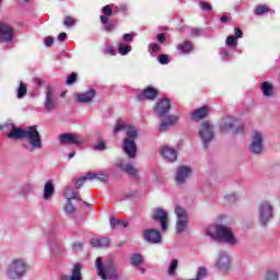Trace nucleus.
Returning <instances> with one entry per match:
<instances>
[{"label": "nucleus", "instance_id": "27", "mask_svg": "<svg viewBox=\"0 0 280 280\" xmlns=\"http://www.w3.org/2000/svg\"><path fill=\"white\" fill-rule=\"evenodd\" d=\"M260 91L264 97H273L275 96V85L268 81H265L260 84Z\"/></svg>", "mask_w": 280, "mask_h": 280}, {"label": "nucleus", "instance_id": "62", "mask_svg": "<svg viewBox=\"0 0 280 280\" xmlns=\"http://www.w3.org/2000/svg\"><path fill=\"white\" fill-rule=\"evenodd\" d=\"M221 55L223 56V58H229V51H226V50H222L221 51Z\"/></svg>", "mask_w": 280, "mask_h": 280}, {"label": "nucleus", "instance_id": "42", "mask_svg": "<svg viewBox=\"0 0 280 280\" xmlns=\"http://www.w3.org/2000/svg\"><path fill=\"white\" fill-rule=\"evenodd\" d=\"M75 80H78V74L75 72H72L70 75H68L66 84L71 86V84H75Z\"/></svg>", "mask_w": 280, "mask_h": 280}, {"label": "nucleus", "instance_id": "31", "mask_svg": "<svg viewBox=\"0 0 280 280\" xmlns=\"http://www.w3.org/2000/svg\"><path fill=\"white\" fill-rule=\"evenodd\" d=\"M63 196L67 200H82L80 198V192L74 191L73 188L67 186L63 190Z\"/></svg>", "mask_w": 280, "mask_h": 280}, {"label": "nucleus", "instance_id": "51", "mask_svg": "<svg viewBox=\"0 0 280 280\" xmlns=\"http://www.w3.org/2000/svg\"><path fill=\"white\" fill-rule=\"evenodd\" d=\"M94 150H106V143H104V141H100L97 144L94 145Z\"/></svg>", "mask_w": 280, "mask_h": 280}, {"label": "nucleus", "instance_id": "32", "mask_svg": "<svg viewBox=\"0 0 280 280\" xmlns=\"http://www.w3.org/2000/svg\"><path fill=\"white\" fill-rule=\"evenodd\" d=\"M262 280H279V269H267L262 275Z\"/></svg>", "mask_w": 280, "mask_h": 280}, {"label": "nucleus", "instance_id": "43", "mask_svg": "<svg viewBox=\"0 0 280 280\" xmlns=\"http://www.w3.org/2000/svg\"><path fill=\"white\" fill-rule=\"evenodd\" d=\"M63 25L66 27H73V25H75V19H73L72 16H66Z\"/></svg>", "mask_w": 280, "mask_h": 280}, {"label": "nucleus", "instance_id": "7", "mask_svg": "<svg viewBox=\"0 0 280 280\" xmlns=\"http://www.w3.org/2000/svg\"><path fill=\"white\" fill-rule=\"evenodd\" d=\"M24 139L28 140L31 145V152L34 150H40L43 148V138L40 137V132H38L37 126H32L24 129Z\"/></svg>", "mask_w": 280, "mask_h": 280}, {"label": "nucleus", "instance_id": "58", "mask_svg": "<svg viewBox=\"0 0 280 280\" xmlns=\"http://www.w3.org/2000/svg\"><path fill=\"white\" fill-rule=\"evenodd\" d=\"M101 21L104 25L108 24V16L107 15H101Z\"/></svg>", "mask_w": 280, "mask_h": 280}, {"label": "nucleus", "instance_id": "23", "mask_svg": "<svg viewBox=\"0 0 280 280\" xmlns=\"http://www.w3.org/2000/svg\"><path fill=\"white\" fill-rule=\"evenodd\" d=\"M130 261H131V266H133L135 268H138V270H140V272H141V275H145V267L142 266L143 257L141 254L136 253V254L131 255Z\"/></svg>", "mask_w": 280, "mask_h": 280}, {"label": "nucleus", "instance_id": "39", "mask_svg": "<svg viewBox=\"0 0 280 280\" xmlns=\"http://www.w3.org/2000/svg\"><path fill=\"white\" fill-rule=\"evenodd\" d=\"M191 49H194V46L191 45L190 42H185V43L180 46V51H182V54H189V51H191Z\"/></svg>", "mask_w": 280, "mask_h": 280}, {"label": "nucleus", "instance_id": "17", "mask_svg": "<svg viewBox=\"0 0 280 280\" xmlns=\"http://www.w3.org/2000/svg\"><path fill=\"white\" fill-rule=\"evenodd\" d=\"M192 172L189 166H179L175 176L177 185H185V180L191 176Z\"/></svg>", "mask_w": 280, "mask_h": 280}, {"label": "nucleus", "instance_id": "12", "mask_svg": "<svg viewBox=\"0 0 280 280\" xmlns=\"http://www.w3.org/2000/svg\"><path fill=\"white\" fill-rule=\"evenodd\" d=\"M152 218L156 222H160L162 231H167V224H170V215L163 208H155L152 212Z\"/></svg>", "mask_w": 280, "mask_h": 280}, {"label": "nucleus", "instance_id": "52", "mask_svg": "<svg viewBox=\"0 0 280 280\" xmlns=\"http://www.w3.org/2000/svg\"><path fill=\"white\" fill-rule=\"evenodd\" d=\"M105 54H109L110 56H116L117 50H115V47L113 46H107V48L105 49Z\"/></svg>", "mask_w": 280, "mask_h": 280}, {"label": "nucleus", "instance_id": "57", "mask_svg": "<svg viewBox=\"0 0 280 280\" xmlns=\"http://www.w3.org/2000/svg\"><path fill=\"white\" fill-rule=\"evenodd\" d=\"M159 43H165V34L161 33L158 35Z\"/></svg>", "mask_w": 280, "mask_h": 280}, {"label": "nucleus", "instance_id": "18", "mask_svg": "<svg viewBox=\"0 0 280 280\" xmlns=\"http://www.w3.org/2000/svg\"><path fill=\"white\" fill-rule=\"evenodd\" d=\"M172 105L170 104V100L164 98L160 101L155 106V114L158 117H165L170 113Z\"/></svg>", "mask_w": 280, "mask_h": 280}, {"label": "nucleus", "instance_id": "13", "mask_svg": "<svg viewBox=\"0 0 280 280\" xmlns=\"http://www.w3.org/2000/svg\"><path fill=\"white\" fill-rule=\"evenodd\" d=\"M215 266L221 272H229L231 270V256L221 252L217 258Z\"/></svg>", "mask_w": 280, "mask_h": 280}, {"label": "nucleus", "instance_id": "35", "mask_svg": "<svg viewBox=\"0 0 280 280\" xmlns=\"http://www.w3.org/2000/svg\"><path fill=\"white\" fill-rule=\"evenodd\" d=\"M130 51H132V47H130V45H126L124 43L118 44V52L120 56H128Z\"/></svg>", "mask_w": 280, "mask_h": 280}, {"label": "nucleus", "instance_id": "16", "mask_svg": "<svg viewBox=\"0 0 280 280\" xmlns=\"http://www.w3.org/2000/svg\"><path fill=\"white\" fill-rule=\"evenodd\" d=\"M14 39V28L9 24H0V40L1 43H12Z\"/></svg>", "mask_w": 280, "mask_h": 280}, {"label": "nucleus", "instance_id": "30", "mask_svg": "<svg viewBox=\"0 0 280 280\" xmlns=\"http://www.w3.org/2000/svg\"><path fill=\"white\" fill-rule=\"evenodd\" d=\"M209 115V108L207 107H200L191 113V119L194 121H200L201 119H205Z\"/></svg>", "mask_w": 280, "mask_h": 280}, {"label": "nucleus", "instance_id": "2", "mask_svg": "<svg viewBox=\"0 0 280 280\" xmlns=\"http://www.w3.org/2000/svg\"><path fill=\"white\" fill-rule=\"evenodd\" d=\"M95 268L98 277L103 280H118L119 267L113 258L97 257Z\"/></svg>", "mask_w": 280, "mask_h": 280}, {"label": "nucleus", "instance_id": "14", "mask_svg": "<svg viewBox=\"0 0 280 280\" xmlns=\"http://www.w3.org/2000/svg\"><path fill=\"white\" fill-rule=\"evenodd\" d=\"M58 106V98L56 97V91L51 88H47L45 108L48 112L54 110Z\"/></svg>", "mask_w": 280, "mask_h": 280}, {"label": "nucleus", "instance_id": "25", "mask_svg": "<svg viewBox=\"0 0 280 280\" xmlns=\"http://www.w3.org/2000/svg\"><path fill=\"white\" fill-rule=\"evenodd\" d=\"M54 194H56V188H54V180L49 179L48 182L45 183L44 186V200H51Z\"/></svg>", "mask_w": 280, "mask_h": 280}, {"label": "nucleus", "instance_id": "20", "mask_svg": "<svg viewBox=\"0 0 280 280\" xmlns=\"http://www.w3.org/2000/svg\"><path fill=\"white\" fill-rule=\"evenodd\" d=\"M143 237L149 244H161V232L158 230H145Z\"/></svg>", "mask_w": 280, "mask_h": 280}, {"label": "nucleus", "instance_id": "45", "mask_svg": "<svg viewBox=\"0 0 280 280\" xmlns=\"http://www.w3.org/2000/svg\"><path fill=\"white\" fill-rule=\"evenodd\" d=\"M199 7L201 8V10H205L206 12H211L213 10V7H211V4L207 2H200Z\"/></svg>", "mask_w": 280, "mask_h": 280}, {"label": "nucleus", "instance_id": "5", "mask_svg": "<svg viewBox=\"0 0 280 280\" xmlns=\"http://www.w3.org/2000/svg\"><path fill=\"white\" fill-rule=\"evenodd\" d=\"M220 129L221 132H233V135L244 133V125L240 124L238 119L231 116H225L222 118Z\"/></svg>", "mask_w": 280, "mask_h": 280}, {"label": "nucleus", "instance_id": "60", "mask_svg": "<svg viewBox=\"0 0 280 280\" xmlns=\"http://www.w3.org/2000/svg\"><path fill=\"white\" fill-rule=\"evenodd\" d=\"M118 226H121L122 229H126V226H128V222L120 221V223H118Z\"/></svg>", "mask_w": 280, "mask_h": 280}, {"label": "nucleus", "instance_id": "10", "mask_svg": "<svg viewBox=\"0 0 280 280\" xmlns=\"http://www.w3.org/2000/svg\"><path fill=\"white\" fill-rule=\"evenodd\" d=\"M85 142L86 139L78 133L68 132L59 136V143L61 145H83Z\"/></svg>", "mask_w": 280, "mask_h": 280}, {"label": "nucleus", "instance_id": "36", "mask_svg": "<svg viewBox=\"0 0 280 280\" xmlns=\"http://www.w3.org/2000/svg\"><path fill=\"white\" fill-rule=\"evenodd\" d=\"M177 268H178V259L171 260V262L168 265L167 273L171 277H174V275H176Z\"/></svg>", "mask_w": 280, "mask_h": 280}, {"label": "nucleus", "instance_id": "55", "mask_svg": "<svg viewBox=\"0 0 280 280\" xmlns=\"http://www.w3.org/2000/svg\"><path fill=\"white\" fill-rule=\"evenodd\" d=\"M150 48L152 51L156 52V51H161V45L159 44H151Z\"/></svg>", "mask_w": 280, "mask_h": 280}, {"label": "nucleus", "instance_id": "4", "mask_svg": "<svg viewBox=\"0 0 280 280\" xmlns=\"http://www.w3.org/2000/svg\"><path fill=\"white\" fill-rule=\"evenodd\" d=\"M30 272V265L21 257L13 258L7 266L5 277L9 280H21Z\"/></svg>", "mask_w": 280, "mask_h": 280}, {"label": "nucleus", "instance_id": "24", "mask_svg": "<svg viewBox=\"0 0 280 280\" xmlns=\"http://www.w3.org/2000/svg\"><path fill=\"white\" fill-rule=\"evenodd\" d=\"M118 167L126 174H129L131 178H139V171L132 164L118 163Z\"/></svg>", "mask_w": 280, "mask_h": 280}, {"label": "nucleus", "instance_id": "6", "mask_svg": "<svg viewBox=\"0 0 280 280\" xmlns=\"http://www.w3.org/2000/svg\"><path fill=\"white\" fill-rule=\"evenodd\" d=\"M175 215H176V223L175 230L176 233H185L189 229V213L187 210L182 206H175Z\"/></svg>", "mask_w": 280, "mask_h": 280}, {"label": "nucleus", "instance_id": "38", "mask_svg": "<svg viewBox=\"0 0 280 280\" xmlns=\"http://www.w3.org/2000/svg\"><path fill=\"white\" fill-rule=\"evenodd\" d=\"M27 94V85L25 83L20 82V86L18 89V97L21 100V97H25Z\"/></svg>", "mask_w": 280, "mask_h": 280}, {"label": "nucleus", "instance_id": "63", "mask_svg": "<svg viewBox=\"0 0 280 280\" xmlns=\"http://www.w3.org/2000/svg\"><path fill=\"white\" fill-rule=\"evenodd\" d=\"M229 21V18L226 15H223L221 18V23H226Z\"/></svg>", "mask_w": 280, "mask_h": 280}, {"label": "nucleus", "instance_id": "47", "mask_svg": "<svg viewBox=\"0 0 280 280\" xmlns=\"http://www.w3.org/2000/svg\"><path fill=\"white\" fill-rule=\"evenodd\" d=\"M135 38V34L133 33H130V34H125L122 36V40L125 43H132V39Z\"/></svg>", "mask_w": 280, "mask_h": 280}, {"label": "nucleus", "instance_id": "50", "mask_svg": "<svg viewBox=\"0 0 280 280\" xmlns=\"http://www.w3.org/2000/svg\"><path fill=\"white\" fill-rule=\"evenodd\" d=\"M103 14H105V16H110V14H113V9L110 8V5H105L103 8Z\"/></svg>", "mask_w": 280, "mask_h": 280}, {"label": "nucleus", "instance_id": "48", "mask_svg": "<svg viewBox=\"0 0 280 280\" xmlns=\"http://www.w3.org/2000/svg\"><path fill=\"white\" fill-rule=\"evenodd\" d=\"M31 191H34V185L32 184H25L23 186V192L24 194H30Z\"/></svg>", "mask_w": 280, "mask_h": 280}, {"label": "nucleus", "instance_id": "46", "mask_svg": "<svg viewBox=\"0 0 280 280\" xmlns=\"http://www.w3.org/2000/svg\"><path fill=\"white\" fill-rule=\"evenodd\" d=\"M160 65H167L170 62V57L167 55H161L159 57Z\"/></svg>", "mask_w": 280, "mask_h": 280}, {"label": "nucleus", "instance_id": "64", "mask_svg": "<svg viewBox=\"0 0 280 280\" xmlns=\"http://www.w3.org/2000/svg\"><path fill=\"white\" fill-rule=\"evenodd\" d=\"M105 30H106L107 32H110V30H113V24H107V25L105 26Z\"/></svg>", "mask_w": 280, "mask_h": 280}, {"label": "nucleus", "instance_id": "40", "mask_svg": "<svg viewBox=\"0 0 280 280\" xmlns=\"http://www.w3.org/2000/svg\"><path fill=\"white\" fill-rule=\"evenodd\" d=\"M226 45H228L229 47H237V39H236V37L233 36V35L228 36V38H226Z\"/></svg>", "mask_w": 280, "mask_h": 280}, {"label": "nucleus", "instance_id": "33", "mask_svg": "<svg viewBox=\"0 0 280 280\" xmlns=\"http://www.w3.org/2000/svg\"><path fill=\"white\" fill-rule=\"evenodd\" d=\"M240 200V197L235 192H229L224 195V201L226 205H234V202H237Z\"/></svg>", "mask_w": 280, "mask_h": 280}, {"label": "nucleus", "instance_id": "1", "mask_svg": "<svg viewBox=\"0 0 280 280\" xmlns=\"http://www.w3.org/2000/svg\"><path fill=\"white\" fill-rule=\"evenodd\" d=\"M121 130H127V137H129L124 140L122 150L129 159H135L137 156V143H135L138 135L137 129L132 126H126L124 120H118L114 128V135H118Z\"/></svg>", "mask_w": 280, "mask_h": 280}, {"label": "nucleus", "instance_id": "34", "mask_svg": "<svg viewBox=\"0 0 280 280\" xmlns=\"http://www.w3.org/2000/svg\"><path fill=\"white\" fill-rule=\"evenodd\" d=\"M88 175H92L93 180H100L101 183H108V174L107 173H88Z\"/></svg>", "mask_w": 280, "mask_h": 280}, {"label": "nucleus", "instance_id": "29", "mask_svg": "<svg viewBox=\"0 0 280 280\" xmlns=\"http://www.w3.org/2000/svg\"><path fill=\"white\" fill-rule=\"evenodd\" d=\"M94 248H104L110 246V240L108 237H95L90 241Z\"/></svg>", "mask_w": 280, "mask_h": 280}, {"label": "nucleus", "instance_id": "37", "mask_svg": "<svg viewBox=\"0 0 280 280\" xmlns=\"http://www.w3.org/2000/svg\"><path fill=\"white\" fill-rule=\"evenodd\" d=\"M94 177H95V175H89V174H86V176H83V177L79 178V179L75 182V187H77V189H80V187H82V185H84V183H86V180H93Z\"/></svg>", "mask_w": 280, "mask_h": 280}, {"label": "nucleus", "instance_id": "41", "mask_svg": "<svg viewBox=\"0 0 280 280\" xmlns=\"http://www.w3.org/2000/svg\"><path fill=\"white\" fill-rule=\"evenodd\" d=\"M65 211H66V213H75V207L73 206L71 200H67Z\"/></svg>", "mask_w": 280, "mask_h": 280}, {"label": "nucleus", "instance_id": "11", "mask_svg": "<svg viewBox=\"0 0 280 280\" xmlns=\"http://www.w3.org/2000/svg\"><path fill=\"white\" fill-rule=\"evenodd\" d=\"M250 139L249 152L253 154H261L264 152V132L254 131Z\"/></svg>", "mask_w": 280, "mask_h": 280}, {"label": "nucleus", "instance_id": "19", "mask_svg": "<svg viewBox=\"0 0 280 280\" xmlns=\"http://www.w3.org/2000/svg\"><path fill=\"white\" fill-rule=\"evenodd\" d=\"M59 280H82V265L75 264L72 268L71 276L61 275Z\"/></svg>", "mask_w": 280, "mask_h": 280}, {"label": "nucleus", "instance_id": "54", "mask_svg": "<svg viewBox=\"0 0 280 280\" xmlns=\"http://www.w3.org/2000/svg\"><path fill=\"white\" fill-rule=\"evenodd\" d=\"M73 250L74 253H80L82 250V243H74Z\"/></svg>", "mask_w": 280, "mask_h": 280}, {"label": "nucleus", "instance_id": "15", "mask_svg": "<svg viewBox=\"0 0 280 280\" xmlns=\"http://www.w3.org/2000/svg\"><path fill=\"white\" fill-rule=\"evenodd\" d=\"M5 129L10 130V132L7 135L9 139H24L25 137V129H21L14 126L12 122L2 126V130Z\"/></svg>", "mask_w": 280, "mask_h": 280}, {"label": "nucleus", "instance_id": "28", "mask_svg": "<svg viewBox=\"0 0 280 280\" xmlns=\"http://www.w3.org/2000/svg\"><path fill=\"white\" fill-rule=\"evenodd\" d=\"M93 97H95V90H90L77 95V100L81 104H89V102H93Z\"/></svg>", "mask_w": 280, "mask_h": 280}, {"label": "nucleus", "instance_id": "59", "mask_svg": "<svg viewBox=\"0 0 280 280\" xmlns=\"http://www.w3.org/2000/svg\"><path fill=\"white\" fill-rule=\"evenodd\" d=\"M65 38H67V33H60V34L58 35V40H59L60 43H62V40H65Z\"/></svg>", "mask_w": 280, "mask_h": 280}, {"label": "nucleus", "instance_id": "21", "mask_svg": "<svg viewBox=\"0 0 280 280\" xmlns=\"http://www.w3.org/2000/svg\"><path fill=\"white\" fill-rule=\"evenodd\" d=\"M161 154L165 161H168V163H174V161L178 159V153L174 148L163 147Z\"/></svg>", "mask_w": 280, "mask_h": 280}, {"label": "nucleus", "instance_id": "3", "mask_svg": "<svg viewBox=\"0 0 280 280\" xmlns=\"http://www.w3.org/2000/svg\"><path fill=\"white\" fill-rule=\"evenodd\" d=\"M207 235L212 240H219L229 246H236L237 236L233 232V229L226 225H211L207 230Z\"/></svg>", "mask_w": 280, "mask_h": 280}, {"label": "nucleus", "instance_id": "9", "mask_svg": "<svg viewBox=\"0 0 280 280\" xmlns=\"http://www.w3.org/2000/svg\"><path fill=\"white\" fill-rule=\"evenodd\" d=\"M199 137L205 148H207V145H209V143L215 139V130L213 125L209 121H203L199 129Z\"/></svg>", "mask_w": 280, "mask_h": 280}, {"label": "nucleus", "instance_id": "56", "mask_svg": "<svg viewBox=\"0 0 280 280\" xmlns=\"http://www.w3.org/2000/svg\"><path fill=\"white\" fill-rule=\"evenodd\" d=\"M46 47H51L54 45V37H47L45 40Z\"/></svg>", "mask_w": 280, "mask_h": 280}, {"label": "nucleus", "instance_id": "26", "mask_svg": "<svg viewBox=\"0 0 280 280\" xmlns=\"http://www.w3.org/2000/svg\"><path fill=\"white\" fill-rule=\"evenodd\" d=\"M156 95H159V91L156 89L149 86L144 89L142 93L139 94V100H156Z\"/></svg>", "mask_w": 280, "mask_h": 280}, {"label": "nucleus", "instance_id": "44", "mask_svg": "<svg viewBox=\"0 0 280 280\" xmlns=\"http://www.w3.org/2000/svg\"><path fill=\"white\" fill-rule=\"evenodd\" d=\"M266 12H268V7L266 5H258L255 10V14L258 16L261 14H266Z\"/></svg>", "mask_w": 280, "mask_h": 280}, {"label": "nucleus", "instance_id": "53", "mask_svg": "<svg viewBox=\"0 0 280 280\" xmlns=\"http://www.w3.org/2000/svg\"><path fill=\"white\" fill-rule=\"evenodd\" d=\"M234 34H235V36H234V38H242V36H244V33L242 32V30H240V28H234Z\"/></svg>", "mask_w": 280, "mask_h": 280}, {"label": "nucleus", "instance_id": "22", "mask_svg": "<svg viewBox=\"0 0 280 280\" xmlns=\"http://www.w3.org/2000/svg\"><path fill=\"white\" fill-rule=\"evenodd\" d=\"M176 124H178L177 115L167 116L164 120L161 121L160 131L165 132V130H170V128Z\"/></svg>", "mask_w": 280, "mask_h": 280}, {"label": "nucleus", "instance_id": "8", "mask_svg": "<svg viewBox=\"0 0 280 280\" xmlns=\"http://www.w3.org/2000/svg\"><path fill=\"white\" fill-rule=\"evenodd\" d=\"M275 215V207L270 201H262L258 205V220L260 224H268Z\"/></svg>", "mask_w": 280, "mask_h": 280}, {"label": "nucleus", "instance_id": "49", "mask_svg": "<svg viewBox=\"0 0 280 280\" xmlns=\"http://www.w3.org/2000/svg\"><path fill=\"white\" fill-rule=\"evenodd\" d=\"M119 224H121V220L117 219V218H112L110 219V228L115 229V226H119Z\"/></svg>", "mask_w": 280, "mask_h": 280}, {"label": "nucleus", "instance_id": "61", "mask_svg": "<svg viewBox=\"0 0 280 280\" xmlns=\"http://www.w3.org/2000/svg\"><path fill=\"white\" fill-rule=\"evenodd\" d=\"M191 34H192V36H198V34H200V30L194 28V30L191 31Z\"/></svg>", "mask_w": 280, "mask_h": 280}]
</instances>
